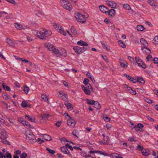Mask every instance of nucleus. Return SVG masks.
Returning <instances> with one entry per match:
<instances>
[{"label": "nucleus", "mask_w": 158, "mask_h": 158, "mask_svg": "<svg viewBox=\"0 0 158 158\" xmlns=\"http://www.w3.org/2000/svg\"><path fill=\"white\" fill-rule=\"evenodd\" d=\"M33 34L37 36L39 38L42 39H45L48 36H50L52 34V32L50 31H47L46 29L42 28L40 31L34 30L33 32Z\"/></svg>", "instance_id": "f257e3e1"}, {"label": "nucleus", "mask_w": 158, "mask_h": 158, "mask_svg": "<svg viewBox=\"0 0 158 158\" xmlns=\"http://www.w3.org/2000/svg\"><path fill=\"white\" fill-rule=\"evenodd\" d=\"M25 135L27 140L29 143H33L36 141L35 137L31 130H29L26 131Z\"/></svg>", "instance_id": "f03ea898"}, {"label": "nucleus", "mask_w": 158, "mask_h": 158, "mask_svg": "<svg viewBox=\"0 0 158 158\" xmlns=\"http://www.w3.org/2000/svg\"><path fill=\"white\" fill-rule=\"evenodd\" d=\"M60 3L63 7L66 10H71L72 9L71 3L68 0H60Z\"/></svg>", "instance_id": "7ed1b4c3"}, {"label": "nucleus", "mask_w": 158, "mask_h": 158, "mask_svg": "<svg viewBox=\"0 0 158 158\" xmlns=\"http://www.w3.org/2000/svg\"><path fill=\"white\" fill-rule=\"evenodd\" d=\"M44 46L48 49L49 51H52L54 54H58L57 49L54 47L52 44L48 43L44 44Z\"/></svg>", "instance_id": "20e7f679"}, {"label": "nucleus", "mask_w": 158, "mask_h": 158, "mask_svg": "<svg viewBox=\"0 0 158 158\" xmlns=\"http://www.w3.org/2000/svg\"><path fill=\"white\" fill-rule=\"evenodd\" d=\"M75 17L77 21L80 23H84L86 21L85 16L81 14L76 13L75 15Z\"/></svg>", "instance_id": "39448f33"}, {"label": "nucleus", "mask_w": 158, "mask_h": 158, "mask_svg": "<svg viewBox=\"0 0 158 158\" xmlns=\"http://www.w3.org/2000/svg\"><path fill=\"white\" fill-rule=\"evenodd\" d=\"M1 135L2 137H0V141L6 145H10V142L5 139L7 137V135H6V133L4 132H2Z\"/></svg>", "instance_id": "423d86ee"}, {"label": "nucleus", "mask_w": 158, "mask_h": 158, "mask_svg": "<svg viewBox=\"0 0 158 158\" xmlns=\"http://www.w3.org/2000/svg\"><path fill=\"white\" fill-rule=\"evenodd\" d=\"M135 61L138 64V66L141 67L143 69L146 68V65L143 62L142 60L139 57H135Z\"/></svg>", "instance_id": "0eeeda50"}, {"label": "nucleus", "mask_w": 158, "mask_h": 158, "mask_svg": "<svg viewBox=\"0 0 158 158\" xmlns=\"http://www.w3.org/2000/svg\"><path fill=\"white\" fill-rule=\"evenodd\" d=\"M59 96L63 100L65 101V102H68L69 100L68 95L63 93V91H60L59 92Z\"/></svg>", "instance_id": "6e6552de"}, {"label": "nucleus", "mask_w": 158, "mask_h": 158, "mask_svg": "<svg viewBox=\"0 0 158 158\" xmlns=\"http://www.w3.org/2000/svg\"><path fill=\"white\" fill-rule=\"evenodd\" d=\"M106 3L108 6L112 8H115L117 6L116 3L112 1L107 0L106 1Z\"/></svg>", "instance_id": "1a4fd4ad"}, {"label": "nucleus", "mask_w": 158, "mask_h": 158, "mask_svg": "<svg viewBox=\"0 0 158 158\" xmlns=\"http://www.w3.org/2000/svg\"><path fill=\"white\" fill-rule=\"evenodd\" d=\"M11 16V14H8L7 13L4 11L1 12L0 13V17H3L6 19H9Z\"/></svg>", "instance_id": "9d476101"}, {"label": "nucleus", "mask_w": 158, "mask_h": 158, "mask_svg": "<svg viewBox=\"0 0 158 158\" xmlns=\"http://www.w3.org/2000/svg\"><path fill=\"white\" fill-rule=\"evenodd\" d=\"M57 51L58 52V54H54L57 57L60 56H65L67 55L66 51L64 49H62L61 51H59L57 49Z\"/></svg>", "instance_id": "9b49d317"}, {"label": "nucleus", "mask_w": 158, "mask_h": 158, "mask_svg": "<svg viewBox=\"0 0 158 158\" xmlns=\"http://www.w3.org/2000/svg\"><path fill=\"white\" fill-rule=\"evenodd\" d=\"M76 124L74 120L72 119L71 117L68 119L67 120V124L69 126H71L72 127H74Z\"/></svg>", "instance_id": "f8f14e48"}, {"label": "nucleus", "mask_w": 158, "mask_h": 158, "mask_svg": "<svg viewBox=\"0 0 158 158\" xmlns=\"http://www.w3.org/2000/svg\"><path fill=\"white\" fill-rule=\"evenodd\" d=\"M148 3L151 6L156 7L158 5L157 0H148Z\"/></svg>", "instance_id": "ddd939ff"}, {"label": "nucleus", "mask_w": 158, "mask_h": 158, "mask_svg": "<svg viewBox=\"0 0 158 158\" xmlns=\"http://www.w3.org/2000/svg\"><path fill=\"white\" fill-rule=\"evenodd\" d=\"M6 42L11 47H15V43L14 42L9 38H7L6 40Z\"/></svg>", "instance_id": "4468645a"}, {"label": "nucleus", "mask_w": 158, "mask_h": 158, "mask_svg": "<svg viewBox=\"0 0 158 158\" xmlns=\"http://www.w3.org/2000/svg\"><path fill=\"white\" fill-rule=\"evenodd\" d=\"M81 88L84 91V93L87 95H89L90 94L91 92L90 90L87 89V88L85 87L84 85H82L81 86Z\"/></svg>", "instance_id": "2eb2a0df"}, {"label": "nucleus", "mask_w": 158, "mask_h": 158, "mask_svg": "<svg viewBox=\"0 0 158 158\" xmlns=\"http://www.w3.org/2000/svg\"><path fill=\"white\" fill-rule=\"evenodd\" d=\"M61 151L64 154H68L70 155V153L69 152V150L65 147H61L60 148Z\"/></svg>", "instance_id": "dca6fc26"}, {"label": "nucleus", "mask_w": 158, "mask_h": 158, "mask_svg": "<svg viewBox=\"0 0 158 158\" xmlns=\"http://www.w3.org/2000/svg\"><path fill=\"white\" fill-rule=\"evenodd\" d=\"M140 42L141 44L145 47L144 48H148L146 47H147L148 46V43L145 39L143 38H141L140 40Z\"/></svg>", "instance_id": "f3484780"}, {"label": "nucleus", "mask_w": 158, "mask_h": 158, "mask_svg": "<svg viewBox=\"0 0 158 158\" xmlns=\"http://www.w3.org/2000/svg\"><path fill=\"white\" fill-rule=\"evenodd\" d=\"M99 7L100 10L102 13H107L108 9L106 7L102 6H100Z\"/></svg>", "instance_id": "a211bd4d"}, {"label": "nucleus", "mask_w": 158, "mask_h": 158, "mask_svg": "<svg viewBox=\"0 0 158 158\" xmlns=\"http://www.w3.org/2000/svg\"><path fill=\"white\" fill-rule=\"evenodd\" d=\"M77 44L79 45L82 46H87L88 45V44L85 41L82 40H80L77 42Z\"/></svg>", "instance_id": "6ab92c4d"}, {"label": "nucleus", "mask_w": 158, "mask_h": 158, "mask_svg": "<svg viewBox=\"0 0 158 158\" xmlns=\"http://www.w3.org/2000/svg\"><path fill=\"white\" fill-rule=\"evenodd\" d=\"M25 117L26 119L27 120H28L29 121L32 122H35V117H32L27 115H25Z\"/></svg>", "instance_id": "aec40b11"}, {"label": "nucleus", "mask_w": 158, "mask_h": 158, "mask_svg": "<svg viewBox=\"0 0 158 158\" xmlns=\"http://www.w3.org/2000/svg\"><path fill=\"white\" fill-rule=\"evenodd\" d=\"M64 105L66 106L67 108L70 110H72L73 109V106L70 103L66 102L64 103Z\"/></svg>", "instance_id": "412c9836"}, {"label": "nucleus", "mask_w": 158, "mask_h": 158, "mask_svg": "<svg viewBox=\"0 0 158 158\" xmlns=\"http://www.w3.org/2000/svg\"><path fill=\"white\" fill-rule=\"evenodd\" d=\"M73 49L76 53L79 54L81 53L80 47L79 46L75 47L73 48Z\"/></svg>", "instance_id": "4be33fe9"}, {"label": "nucleus", "mask_w": 158, "mask_h": 158, "mask_svg": "<svg viewBox=\"0 0 158 158\" xmlns=\"http://www.w3.org/2000/svg\"><path fill=\"white\" fill-rule=\"evenodd\" d=\"M86 76L90 79L93 83H94L95 82L94 78L89 73H87L86 74Z\"/></svg>", "instance_id": "5701e85b"}, {"label": "nucleus", "mask_w": 158, "mask_h": 158, "mask_svg": "<svg viewBox=\"0 0 158 158\" xmlns=\"http://www.w3.org/2000/svg\"><path fill=\"white\" fill-rule=\"evenodd\" d=\"M107 13L110 16H114L115 14V10L113 9H111L110 10H108Z\"/></svg>", "instance_id": "b1692460"}, {"label": "nucleus", "mask_w": 158, "mask_h": 158, "mask_svg": "<svg viewBox=\"0 0 158 158\" xmlns=\"http://www.w3.org/2000/svg\"><path fill=\"white\" fill-rule=\"evenodd\" d=\"M110 140L108 136H106L103 139V141L101 142L102 144H106Z\"/></svg>", "instance_id": "393cba45"}, {"label": "nucleus", "mask_w": 158, "mask_h": 158, "mask_svg": "<svg viewBox=\"0 0 158 158\" xmlns=\"http://www.w3.org/2000/svg\"><path fill=\"white\" fill-rule=\"evenodd\" d=\"M15 27L19 30H21L23 28V26L18 23H15Z\"/></svg>", "instance_id": "a878e982"}, {"label": "nucleus", "mask_w": 158, "mask_h": 158, "mask_svg": "<svg viewBox=\"0 0 158 158\" xmlns=\"http://www.w3.org/2000/svg\"><path fill=\"white\" fill-rule=\"evenodd\" d=\"M2 96L3 98L5 100H9L10 99V98L8 94L6 93H4Z\"/></svg>", "instance_id": "bb28decb"}, {"label": "nucleus", "mask_w": 158, "mask_h": 158, "mask_svg": "<svg viewBox=\"0 0 158 158\" xmlns=\"http://www.w3.org/2000/svg\"><path fill=\"white\" fill-rule=\"evenodd\" d=\"M43 138L47 141H50L51 140L52 138L49 135L44 134L43 135Z\"/></svg>", "instance_id": "cd10ccee"}, {"label": "nucleus", "mask_w": 158, "mask_h": 158, "mask_svg": "<svg viewBox=\"0 0 158 158\" xmlns=\"http://www.w3.org/2000/svg\"><path fill=\"white\" fill-rule=\"evenodd\" d=\"M112 156L113 158H122V156L117 153H113L112 154Z\"/></svg>", "instance_id": "c85d7f7f"}, {"label": "nucleus", "mask_w": 158, "mask_h": 158, "mask_svg": "<svg viewBox=\"0 0 158 158\" xmlns=\"http://www.w3.org/2000/svg\"><path fill=\"white\" fill-rule=\"evenodd\" d=\"M137 29L139 31H142L145 29V28L142 25H139L137 26Z\"/></svg>", "instance_id": "c756f323"}, {"label": "nucleus", "mask_w": 158, "mask_h": 158, "mask_svg": "<svg viewBox=\"0 0 158 158\" xmlns=\"http://www.w3.org/2000/svg\"><path fill=\"white\" fill-rule=\"evenodd\" d=\"M5 158H12V156L8 151H6L5 154Z\"/></svg>", "instance_id": "7c9ffc66"}, {"label": "nucleus", "mask_w": 158, "mask_h": 158, "mask_svg": "<svg viewBox=\"0 0 158 158\" xmlns=\"http://www.w3.org/2000/svg\"><path fill=\"white\" fill-rule=\"evenodd\" d=\"M119 60H120L119 62H120V65L121 67H122L124 68H126L127 67L128 64L127 63H126V64L123 63L121 62L122 60H121V59H119Z\"/></svg>", "instance_id": "2f4dec72"}, {"label": "nucleus", "mask_w": 158, "mask_h": 158, "mask_svg": "<svg viewBox=\"0 0 158 158\" xmlns=\"http://www.w3.org/2000/svg\"><path fill=\"white\" fill-rule=\"evenodd\" d=\"M29 104L26 101H23L21 103V106L23 107H25L28 106Z\"/></svg>", "instance_id": "473e14b6"}, {"label": "nucleus", "mask_w": 158, "mask_h": 158, "mask_svg": "<svg viewBox=\"0 0 158 158\" xmlns=\"http://www.w3.org/2000/svg\"><path fill=\"white\" fill-rule=\"evenodd\" d=\"M22 123L23 124L24 126H26L28 127H30L31 128H32V127L30 125V124L29 123L27 122L24 120L23 122Z\"/></svg>", "instance_id": "72a5a7b5"}, {"label": "nucleus", "mask_w": 158, "mask_h": 158, "mask_svg": "<svg viewBox=\"0 0 158 158\" xmlns=\"http://www.w3.org/2000/svg\"><path fill=\"white\" fill-rule=\"evenodd\" d=\"M118 43L119 44V46L123 48H125L126 47V45L123 42L122 40H118Z\"/></svg>", "instance_id": "f704fd0d"}, {"label": "nucleus", "mask_w": 158, "mask_h": 158, "mask_svg": "<svg viewBox=\"0 0 158 158\" xmlns=\"http://www.w3.org/2000/svg\"><path fill=\"white\" fill-rule=\"evenodd\" d=\"M131 125L132 126H133V127H132V128H134L136 131H141V130L136 125H134L133 123H131Z\"/></svg>", "instance_id": "c9c22d12"}, {"label": "nucleus", "mask_w": 158, "mask_h": 158, "mask_svg": "<svg viewBox=\"0 0 158 158\" xmlns=\"http://www.w3.org/2000/svg\"><path fill=\"white\" fill-rule=\"evenodd\" d=\"M71 32L74 35L77 34V31L73 27H72L71 28Z\"/></svg>", "instance_id": "e433bc0d"}, {"label": "nucleus", "mask_w": 158, "mask_h": 158, "mask_svg": "<svg viewBox=\"0 0 158 158\" xmlns=\"http://www.w3.org/2000/svg\"><path fill=\"white\" fill-rule=\"evenodd\" d=\"M86 100L87 101V104L89 105H94L95 102L94 101H92L89 99H86Z\"/></svg>", "instance_id": "4c0bfd02"}, {"label": "nucleus", "mask_w": 158, "mask_h": 158, "mask_svg": "<svg viewBox=\"0 0 158 158\" xmlns=\"http://www.w3.org/2000/svg\"><path fill=\"white\" fill-rule=\"evenodd\" d=\"M58 31L60 33L64 35H65L66 34V33L64 31V29L61 27H60Z\"/></svg>", "instance_id": "58836bf2"}, {"label": "nucleus", "mask_w": 158, "mask_h": 158, "mask_svg": "<svg viewBox=\"0 0 158 158\" xmlns=\"http://www.w3.org/2000/svg\"><path fill=\"white\" fill-rule=\"evenodd\" d=\"M2 86L3 89L5 90H6L7 91H9L10 90V89L9 87L8 86L4 84H3L2 85Z\"/></svg>", "instance_id": "ea45409f"}, {"label": "nucleus", "mask_w": 158, "mask_h": 158, "mask_svg": "<svg viewBox=\"0 0 158 158\" xmlns=\"http://www.w3.org/2000/svg\"><path fill=\"white\" fill-rule=\"evenodd\" d=\"M23 90L24 91L25 93L27 94L28 93L29 91V88L27 86H25L23 88Z\"/></svg>", "instance_id": "a19ab883"}, {"label": "nucleus", "mask_w": 158, "mask_h": 158, "mask_svg": "<svg viewBox=\"0 0 158 158\" xmlns=\"http://www.w3.org/2000/svg\"><path fill=\"white\" fill-rule=\"evenodd\" d=\"M73 135L77 138L79 137V134L78 131L76 130L74 131L73 132Z\"/></svg>", "instance_id": "79ce46f5"}, {"label": "nucleus", "mask_w": 158, "mask_h": 158, "mask_svg": "<svg viewBox=\"0 0 158 158\" xmlns=\"http://www.w3.org/2000/svg\"><path fill=\"white\" fill-rule=\"evenodd\" d=\"M153 43L155 44H158V36H155L153 40Z\"/></svg>", "instance_id": "37998d69"}, {"label": "nucleus", "mask_w": 158, "mask_h": 158, "mask_svg": "<svg viewBox=\"0 0 158 158\" xmlns=\"http://www.w3.org/2000/svg\"><path fill=\"white\" fill-rule=\"evenodd\" d=\"M137 80V82L140 83L142 84H144L145 83L144 81L142 78H138Z\"/></svg>", "instance_id": "c03bdc74"}, {"label": "nucleus", "mask_w": 158, "mask_h": 158, "mask_svg": "<svg viewBox=\"0 0 158 158\" xmlns=\"http://www.w3.org/2000/svg\"><path fill=\"white\" fill-rule=\"evenodd\" d=\"M123 8L127 10H129L131 9L130 6L128 4H125L123 6Z\"/></svg>", "instance_id": "a18cd8bd"}, {"label": "nucleus", "mask_w": 158, "mask_h": 158, "mask_svg": "<svg viewBox=\"0 0 158 158\" xmlns=\"http://www.w3.org/2000/svg\"><path fill=\"white\" fill-rule=\"evenodd\" d=\"M94 105L95 108L97 109H99L100 107L99 103L98 102H96L95 101Z\"/></svg>", "instance_id": "49530a36"}, {"label": "nucleus", "mask_w": 158, "mask_h": 158, "mask_svg": "<svg viewBox=\"0 0 158 158\" xmlns=\"http://www.w3.org/2000/svg\"><path fill=\"white\" fill-rule=\"evenodd\" d=\"M143 155L145 156H148L149 155V153L146 150H144L142 152Z\"/></svg>", "instance_id": "de8ad7c7"}, {"label": "nucleus", "mask_w": 158, "mask_h": 158, "mask_svg": "<svg viewBox=\"0 0 158 158\" xmlns=\"http://www.w3.org/2000/svg\"><path fill=\"white\" fill-rule=\"evenodd\" d=\"M49 116V115L48 114H44L42 115L41 118L43 119H46L48 118Z\"/></svg>", "instance_id": "09e8293b"}, {"label": "nucleus", "mask_w": 158, "mask_h": 158, "mask_svg": "<svg viewBox=\"0 0 158 158\" xmlns=\"http://www.w3.org/2000/svg\"><path fill=\"white\" fill-rule=\"evenodd\" d=\"M46 150L50 154H53L55 153V152L54 150H52L49 148H47Z\"/></svg>", "instance_id": "8fccbe9b"}, {"label": "nucleus", "mask_w": 158, "mask_h": 158, "mask_svg": "<svg viewBox=\"0 0 158 158\" xmlns=\"http://www.w3.org/2000/svg\"><path fill=\"white\" fill-rule=\"evenodd\" d=\"M98 153L101 154V155H102L104 156H108L109 155L108 154L103 152L101 151H98Z\"/></svg>", "instance_id": "3c124183"}, {"label": "nucleus", "mask_w": 158, "mask_h": 158, "mask_svg": "<svg viewBox=\"0 0 158 158\" xmlns=\"http://www.w3.org/2000/svg\"><path fill=\"white\" fill-rule=\"evenodd\" d=\"M128 58L131 62H135V59L133 58L131 56H128Z\"/></svg>", "instance_id": "603ef678"}, {"label": "nucleus", "mask_w": 158, "mask_h": 158, "mask_svg": "<svg viewBox=\"0 0 158 158\" xmlns=\"http://www.w3.org/2000/svg\"><path fill=\"white\" fill-rule=\"evenodd\" d=\"M53 27L54 28L57 30H59L61 27L58 24H55L53 25Z\"/></svg>", "instance_id": "864d4df0"}, {"label": "nucleus", "mask_w": 158, "mask_h": 158, "mask_svg": "<svg viewBox=\"0 0 158 158\" xmlns=\"http://www.w3.org/2000/svg\"><path fill=\"white\" fill-rule=\"evenodd\" d=\"M89 80L87 78H85L84 79V80L83 81V83L85 85H87L89 83Z\"/></svg>", "instance_id": "5fc2aeb1"}, {"label": "nucleus", "mask_w": 158, "mask_h": 158, "mask_svg": "<svg viewBox=\"0 0 158 158\" xmlns=\"http://www.w3.org/2000/svg\"><path fill=\"white\" fill-rule=\"evenodd\" d=\"M27 154L25 152H23L21 155V158H26Z\"/></svg>", "instance_id": "6e6d98bb"}, {"label": "nucleus", "mask_w": 158, "mask_h": 158, "mask_svg": "<svg viewBox=\"0 0 158 158\" xmlns=\"http://www.w3.org/2000/svg\"><path fill=\"white\" fill-rule=\"evenodd\" d=\"M63 83L64 85L67 87L69 88L70 87V86L68 84V83L65 81H63Z\"/></svg>", "instance_id": "4d7b16f0"}, {"label": "nucleus", "mask_w": 158, "mask_h": 158, "mask_svg": "<svg viewBox=\"0 0 158 158\" xmlns=\"http://www.w3.org/2000/svg\"><path fill=\"white\" fill-rule=\"evenodd\" d=\"M124 87L125 88H126L127 89V90H128L129 92L132 89L131 87H129L126 85H124Z\"/></svg>", "instance_id": "13d9d810"}, {"label": "nucleus", "mask_w": 158, "mask_h": 158, "mask_svg": "<svg viewBox=\"0 0 158 158\" xmlns=\"http://www.w3.org/2000/svg\"><path fill=\"white\" fill-rule=\"evenodd\" d=\"M65 147L66 148H68L71 150H73V149L72 146L69 145L68 143H67L65 144Z\"/></svg>", "instance_id": "bf43d9fd"}, {"label": "nucleus", "mask_w": 158, "mask_h": 158, "mask_svg": "<svg viewBox=\"0 0 158 158\" xmlns=\"http://www.w3.org/2000/svg\"><path fill=\"white\" fill-rule=\"evenodd\" d=\"M42 98L45 101H46L48 100V98L47 96L45 95H42Z\"/></svg>", "instance_id": "052dcab7"}, {"label": "nucleus", "mask_w": 158, "mask_h": 158, "mask_svg": "<svg viewBox=\"0 0 158 158\" xmlns=\"http://www.w3.org/2000/svg\"><path fill=\"white\" fill-rule=\"evenodd\" d=\"M143 148L140 145H138L137 147V149L138 150L141 151L143 150Z\"/></svg>", "instance_id": "680f3d73"}, {"label": "nucleus", "mask_w": 158, "mask_h": 158, "mask_svg": "<svg viewBox=\"0 0 158 158\" xmlns=\"http://www.w3.org/2000/svg\"><path fill=\"white\" fill-rule=\"evenodd\" d=\"M112 127V125L110 124H107L106 125V127L107 129L110 130Z\"/></svg>", "instance_id": "e2e57ef3"}, {"label": "nucleus", "mask_w": 158, "mask_h": 158, "mask_svg": "<svg viewBox=\"0 0 158 158\" xmlns=\"http://www.w3.org/2000/svg\"><path fill=\"white\" fill-rule=\"evenodd\" d=\"M129 80L134 83H135L137 82V80L136 79L133 78L132 77V79H130Z\"/></svg>", "instance_id": "0e129e2a"}, {"label": "nucleus", "mask_w": 158, "mask_h": 158, "mask_svg": "<svg viewBox=\"0 0 158 158\" xmlns=\"http://www.w3.org/2000/svg\"><path fill=\"white\" fill-rule=\"evenodd\" d=\"M14 153L16 155H20L21 154V151L19 150H18L15 151Z\"/></svg>", "instance_id": "69168bd1"}, {"label": "nucleus", "mask_w": 158, "mask_h": 158, "mask_svg": "<svg viewBox=\"0 0 158 158\" xmlns=\"http://www.w3.org/2000/svg\"><path fill=\"white\" fill-rule=\"evenodd\" d=\"M18 120L19 122L21 123L25 120L23 118L21 117L18 118Z\"/></svg>", "instance_id": "338daca9"}, {"label": "nucleus", "mask_w": 158, "mask_h": 158, "mask_svg": "<svg viewBox=\"0 0 158 158\" xmlns=\"http://www.w3.org/2000/svg\"><path fill=\"white\" fill-rule=\"evenodd\" d=\"M85 157L86 158H95L94 156H92L90 155L89 154L85 155Z\"/></svg>", "instance_id": "774afa93"}]
</instances>
